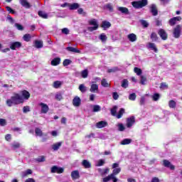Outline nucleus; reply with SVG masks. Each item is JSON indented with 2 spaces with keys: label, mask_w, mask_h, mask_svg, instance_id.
Listing matches in <instances>:
<instances>
[{
  "label": "nucleus",
  "mask_w": 182,
  "mask_h": 182,
  "mask_svg": "<svg viewBox=\"0 0 182 182\" xmlns=\"http://www.w3.org/2000/svg\"><path fill=\"white\" fill-rule=\"evenodd\" d=\"M99 39H100L102 42L105 43V42H106V41H107V36L106 34H105V33H101V34L100 35V36H99Z\"/></svg>",
  "instance_id": "34"
},
{
  "label": "nucleus",
  "mask_w": 182,
  "mask_h": 182,
  "mask_svg": "<svg viewBox=\"0 0 182 182\" xmlns=\"http://www.w3.org/2000/svg\"><path fill=\"white\" fill-rule=\"evenodd\" d=\"M80 177L79 171H73L71 172V178H73V180H77Z\"/></svg>",
  "instance_id": "14"
},
{
  "label": "nucleus",
  "mask_w": 182,
  "mask_h": 182,
  "mask_svg": "<svg viewBox=\"0 0 182 182\" xmlns=\"http://www.w3.org/2000/svg\"><path fill=\"white\" fill-rule=\"evenodd\" d=\"M11 100L14 105H21V103H23V97L19 94H14V96L11 97Z\"/></svg>",
  "instance_id": "3"
},
{
  "label": "nucleus",
  "mask_w": 182,
  "mask_h": 182,
  "mask_svg": "<svg viewBox=\"0 0 182 182\" xmlns=\"http://www.w3.org/2000/svg\"><path fill=\"white\" fill-rule=\"evenodd\" d=\"M100 110H102V107H100V105H93L92 106V112H94V113L100 112Z\"/></svg>",
  "instance_id": "38"
},
{
  "label": "nucleus",
  "mask_w": 182,
  "mask_h": 182,
  "mask_svg": "<svg viewBox=\"0 0 182 182\" xmlns=\"http://www.w3.org/2000/svg\"><path fill=\"white\" fill-rule=\"evenodd\" d=\"M0 126H6V119L0 118Z\"/></svg>",
  "instance_id": "62"
},
{
  "label": "nucleus",
  "mask_w": 182,
  "mask_h": 182,
  "mask_svg": "<svg viewBox=\"0 0 182 182\" xmlns=\"http://www.w3.org/2000/svg\"><path fill=\"white\" fill-rule=\"evenodd\" d=\"M51 173H58V174H60L63 173V168L54 166L51 168Z\"/></svg>",
  "instance_id": "10"
},
{
  "label": "nucleus",
  "mask_w": 182,
  "mask_h": 182,
  "mask_svg": "<svg viewBox=\"0 0 182 182\" xmlns=\"http://www.w3.org/2000/svg\"><path fill=\"white\" fill-rule=\"evenodd\" d=\"M82 166L85 168H90V167H92V165L90 164V162H89V161H87L86 159L82 161Z\"/></svg>",
  "instance_id": "29"
},
{
  "label": "nucleus",
  "mask_w": 182,
  "mask_h": 182,
  "mask_svg": "<svg viewBox=\"0 0 182 182\" xmlns=\"http://www.w3.org/2000/svg\"><path fill=\"white\" fill-rule=\"evenodd\" d=\"M78 89L81 93H85V92L87 90V87H86L84 84L80 85Z\"/></svg>",
  "instance_id": "32"
},
{
  "label": "nucleus",
  "mask_w": 182,
  "mask_h": 182,
  "mask_svg": "<svg viewBox=\"0 0 182 182\" xmlns=\"http://www.w3.org/2000/svg\"><path fill=\"white\" fill-rule=\"evenodd\" d=\"M118 130L119 132H124L126 127H124V125L123 124L119 123L117 124Z\"/></svg>",
  "instance_id": "47"
},
{
  "label": "nucleus",
  "mask_w": 182,
  "mask_h": 182,
  "mask_svg": "<svg viewBox=\"0 0 182 182\" xmlns=\"http://www.w3.org/2000/svg\"><path fill=\"white\" fill-rule=\"evenodd\" d=\"M136 122V119L134 118V117H131L127 119V127H128V129H130V127H132V126H133V124H134V123Z\"/></svg>",
  "instance_id": "8"
},
{
  "label": "nucleus",
  "mask_w": 182,
  "mask_h": 182,
  "mask_svg": "<svg viewBox=\"0 0 182 182\" xmlns=\"http://www.w3.org/2000/svg\"><path fill=\"white\" fill-rule=\"evenodd\" d=\"M68 6H69V9L70 11H75L76 9H78L80 5L77 3H74V4H68Z\"/></svg>",
  "instance_id": "22"
},
{
  "label": "nucleus",
  "mask_w": 182,
  "mask_h": 182,
  "mask_svg": "<svg viewBox=\"0 0 182 182\" xmlns=\"http://www.w3.org/2000/svg\"><path fill=\"white\" fill-rule=\"evenodd\" d=\"M149 4V1L147 0H139L138 1H133L132 3V6L134 8H136V9H140L141 8H144V6H146Z\"/></svg>",
  "instance_id": "2"
},
{
  "label": "nucleus",
  "mask_w": 182,
  "mask_h": 182,
  "mask_svg": "<svg viewBox=\"0 0 182 182\" xmlns=\"http://www.w3.org/2000/svg\"><path fill=\"white\" fill-rule=\"evenodd\" d=\"M33 46L34 48H36V49H41V48H43V42L36 40L34 41Z\"/></svg>",
  "instance_id": "13"
},
{
  "label": "nucleus",
  "mask_w": 182,
  "mask_h": 182,
  "mask_svg": "<svg viewBox=\"0 0 182 182\" xmlns=\"http://www.w3.org/2000/svg\"><path fill=\"white\" fill-rule=\"evenodd\" d=\"M52 66H58V65H60V58H55L51 61Z\"/></svg>",
  "instance_id": "20"
},
{
  "label": "nucleus",
  "mask_w": 182,
  "mask_h": 182,
  "mask_svg": "<svg viewBox=\"0 0 182 182\" xmlns=\"http://www.w3.org/2000/svg\"><path fill=\"white\" fill-rule=\"evenodd\" d=\"M151 12L154 16H157L159 11H157V6L156 4L151 5Z\"/></svg>",
  "instance_id": "11"
},
{
  "label": "nucleus",
  "mask_w": 182,
  "mask_h": 182,
  "mask_svg": "<svg viewBox=\"0 0 182 182\" xmlns=\"http://www.w3.org/2000/svg\"><path fill=\"white\" fill-rule=\"evenodd\" d=\"M90 92L92 93H97V92H99V85H97V84H92Z\"/></svg>",
  "instance_id": "12"
},
{
  "label": "nucleus",
  "mask_w": 182,
  "mask_h": 182,
  "mask_svg": "<svg viewBox=\"0 0 182 182\" xmlns=\"http://www.w3.org/2000/svg\"><path fill=\"white\" fill-rule=\"evenodd\" d=\"M129 100L134 102L136 100V93H132L129 95Z\"/></svg>",
  "instance_id": "60"
},
{
  "label": "nucleus",
  "mask_w": 182,
  "mask_h": 182,
  "mask_svg": "<svg viewBox=\"0 0 182 182\" xmlns=\"http://www.w3.org/2000/svg\"><path fill=\"white\" fill-rule=\"evenodd\" d=\"M120 171H122V168H115L113 170L112 173H111V174H113V176H117V174H119V173H120Z\"/></svg>",
  "instance_id": "48"
},
{
  "label": "nucleus",
  "mask_w": 182,
  "mask_h": 182,
  "mask_svg": "<svg viewBox=\"0 0 182 182\" xmlns=\"http://www.w3.org/2000/svg\"><path fill=\"white\" fill-rule=\"evenodd\" d=\"M117 113V106H114L112 109H111V114L112 116H117V114H116Z\"/></svg>",
  "instance_id": "40"
},
{
  "label": "nucleus",
  "mask_w": 182,
  "mask_h": 182,
  "mask_svg": "<svg viewBox=\"0 0 182 182\" xmlns=\"http://www.w3.org/2000/svg\"><path fill=\"white\" fill-rule=\"evenodd\" d=\"M67 50H68V52H73L74 53H80V50L79 49L73 47H68Z\"/></svg>",
  "instance_id": "26"
},
{
  "label": "nucleus",
  "mask_w": 182,
  "mask_h": 182,
  "mask_svg": "<svg viewBox=\"0 0 182 182\" xmlns=\"http://www.w3.org/2000/svg\"><path fill=\"white\" fill-rule=\"evenodd\" d=\"M112 178H113V174H110L108 176L102 179V182H109L112 180Z\"/></svg>",
  "instance_id": "44"
},
{
  "label": "nucleus",
  "mask_w": 182,
  "mask_h": 182,
  "mask_svg": "<svg viewBox=\"0 0 182 182\" xmlns=\"http://www.w3.org/2000/svg\"><path fill=\"white\" fill-rule=\"evenodd\" d=\"M149 49H151V50H154L155 53H157L159 52V50L157 49V47L156 46V44L154 43H149L147 46Z\"/></svg>",
  "instance_id": "15"
},
{
  "label": "nucleus",
  "mask_w": 182,
  "mask_h": 182,
  "mask_svg": "<svg viewBox=\"0 0 182 182\" xmlns=\"http://www.w3.org/2000/svg\"><path fill=\"white\" fill-rule=\"evenodd\" d=\"M122 87H123L124 89H127V87H129V80L124 79L122 81V85H121Z\"/></svg>",
  "instance_id": "31"
},
{
  "label": "nucleus",
  "mask_w": 182,
  "mask_h": 182,
  "mask_svg": "<svg viewBox=\"0 0 182 182\" xmlns=\"http://www.w3.org/2000/svg\"><path fill=\"white\" fill-rule=\"evenodd\" d=\"M61 146H62V142H57L52 145V149L54 151H58V149H60Z\"/></svg>",
  "instance_id": "24"
},
{
  "label": "nucleus",
  "mask_w": 182,
  "mask_h": 182,
  "mask_svg": "<svg viewBox=\"0 0 182 182\" xmlns=\"http://www.w3.org/2000/svg\"><path fill=\"white\" fill-rule=\"evenodd\" d=\"M119 70V68L117 67H114L112 68L108 69L107 72L108 73H113L114 72H117Z\"/></svg>",
  "instance_id": "54"
},
{
  "label": "nucleus",
  "mask_w": 182,
  "mask_h": 182,
  "mask_svg": "<svg viewBox=\"0 0 182 182\" xmlns=\"http://www.w3.org/2000/svg\"><path fill=\"white\" fill-rule=\"evenodd\" d=\"M127 38L129 42H136V41H137V36L134 33H130L127 36Z\"/></svg>",
  "instance_id": "16"
},
{
  "label": "nucleus",
  "mask_w": 182,
  "mask_h": 182,
  "mask_svg": "<svg viewBox=\"0 0 182 182\" xmlns=\"http://www.w3.org/2000/svg\"><path fill=\"white\" fill-rule=\"evenodd\" d=\"M158 35H159V36L163 41H167L168 35L166 31H164V29L160 28L158 31Z\"/></svg>",
  "instance_id": "5"
},
{
  "label": "nucleus",
  "mask_w": 182,
  "mask_h": 182,
  "mask_svg": "<svg viewBox=\"0 0 182 182\" xmlns=\"http://www.w3.org/2000/svg\"><path fill=\"white\" fill-rule=\"evenodd\" d=\"M152 99L153 100H154V102H157V100L160 99V95L157 93L154 94V95L152 96Z\"/></svg>",
  "instance_id": "58"
},
{
  "label": "nucleus",
  "mask_w": 182,
  "mask_h": 182,
  "mask_svg": "<svg viewBox=\"0 0 182 182\" xmlns=\"http://www.w3.org/2000/svg\"><path fill=\"white\" fill-rule=\"evenodd\" d=\"M140 23L144 26V28H149V22L146 20H140Z\"/></svg>",
  "instance_id": "45"
},
{
  "label": "nucleus",
  "mask_w": 182,
  "mask_h": 182,
  "mask_svg": "<svg viewBox=\"0 0 182 182\" xmlns=\"http://www.w3.org/2000/svg\"><path fill=\"white\" fill-rule=\"evenodd\" d=\"M31 34H25L23 36V41H25V42H29L31 39Z\"/></svg>",
  "instance_id": "42"
},
{
  "label": "nucleus",
  "mask_w": 182,
  "mask_h": 182,
  "mask_svg": "<svg viewBox=\"0 0 182 182\" xmlns=\"http://www.w3.org/2000/svg\"><path fill=\"white\" fill-rule=\"evenodd\" d=\"M38 15L41 17L43 18V19H46V13L43 11H38Z\"/></svg>",
  "instance_id": "63"
},
{
  "label": "nucleus",
  "mask_w": 182,
  "mask_h": 182,
  "mask_svg": "<svg viewBox=\"0 0 182 182\" xmlns=\"http://www.w3.org/2000/svg\"><path fill=\"white\" fill-rule=\"evenodd\" d=\"M62 86V82L61 81H55L53 82V87L55 89H59Z\"/></svg>",
  "instance_id": "37"
},
{
  "label": "nucleus",
  "mask_w": 182,
  "mask_h": 182,
  "mask_svg": "<svg viewBox=\"0 0 182 182\" xmlns=\"http://www.w3.org/2000/svg\"><path fill=\"white\" fill-rule=\"evenodd\" d=\"M109 171L110 169L109 168H106L105 169L98 168V173H100L101 176H106Z\"/></svg>",
  "instance_id": "23"
},
{
  "label": "nucleus",
  "mask_w": 182,
  "mask_h": 182,
  "mask_svg": "<svg viewBox=\"0 0 182 182\" xmlns=\"http://www.w3.org/2000/svg\"><path fill=\"white\" fill-rule=\"evenodd\" d=\"M38 105L41 107V113H46V104L41 102Z\"/></svg>",
  "instance_id": "35"
},
{
  "label": "nucleus",
  "mask_w": 182,
  "mask_h": 182,
  "mask_svg": "<svg viewBox=\"0 0 182 182\" xmlns=\"http://www.w3.org/2000/svg\"><path fill=\"white\" fill-rule=\"evenodd\" d=\"M101 85L102 86H103L104 87H109V83L107 82V81L106 80V79H102L101 81Z\"/></svg>",
  "instance_id": "50"
},
{
  "label": "nucleus",
  "mask_w": 182,
  "mask_h": 182,
  "mask_svg": "<svg viewBox=\"0 0 182 182\" xmlns=\"http://www.w3.org/2000/svg\"><path fill=\"white\" fill-rule=\"evenodd\" d=\"M55 100H63V93L58 92L55 95Z\"/></svg>",
  "instance_id": "25"
},
{
  "label": "nucleus",
  "mask_w": 182,
  "mask_h": 182,
  "mask_svg": "<svg viewBox=\"0 0 182 182\" xmlns=\"http://www.w3.org/2000/svg\"><path fill=\"white\" fill-rule=\"evenodd\" d=\"M88 75H89V72L87 71V70H84L81 72V76L82 77H83V79H86Z\"/></svg>",
  "instance_id": "43"
},
{
  "label": "nucleus",
  "mask_w": 182,
  "mask_h": 182,
  "mask_svg": "<svg viewBox=\"0 0 182 182\" xmlns=\"http://www.w3.org/2000/svg\"><path fill=\"white\" fill-rule=\"evenodd\" d=\"M20 4L24 8L29 9L31 8V4L28 2V0H20Z\"/></svg>",
  "instance_id": "18"
},
{
  "label": "nucleus",
  "mask_w": 182,
  "mask_h": 182,
  "mask_svg": "<svg viewBox=\"0 0 182 182\" xmlns=\"http://www.w3.org/2000/svg\"><path fill=\"white\" fill-rule=\"evenodd\" d=\"M35 161H37V163H42L45 161V156H38L37 159H35Z\"/></svg>",
  "instance_id": "49"
},
{
  "label": "nucleus",
  "mask_w": 182,
  "mask_h": 182,
  "mask_svg": "<svg viewBox=\"0 0 182 182\" xmlns=\"http://www.w3.org/2000/svg\"><path fill=\"white\" fill-rule=\"evenodd\" d=\"M22 96L26 100H28L31 97V94H29V92L24 90L22 92Z\"/></svg>",
  "instance_id": "33"
},
{
  "label": "nucleus",
  "mask_w": 182,
  "mask_h": 182,
  "mask_svg": "<svg viewBox=\"0 0 182 182\" xmlns=\"http://www.w3.org/2000/svg\"><path fill=\"white\" fill-rule=\"evenodd\" d=\"M14 26H15V28H16V29H18V31H23V26H22L18 23H16L14 24Z\"/></svg>",
  "instance_id": "51"
},
{
  "label": "nucleus",
  "mask_w": 182,
  "mask_h": 182,
  "mask_svg": "<svg viewBox=\"0 0 182 182\" xmlns=\"http://www.w3.org/2000/svg\"><path fill=\"white\" fill-rule=\"evenodd\" d=\"M134 73H136L137 75V76H140L141 75V73H143V71L141 70V69H140L137 67H135L134 68Z\"/></svg>",
  "instance_id": "39"
},
{
  "label": "nucleus",
  "mask_w": 182,
  "mask_h": 182,
  "mask_svg": "<svg viewBox=\"0 0 182 182\" xmlns=\"http://www.w3.org/2000/svg\"><path fill=\"white\" fill-rule=\"evenodd\" d=\"M112 26V24L109 21H102V28L104 29H108V28H110Z\"/></svg>",
  "instance_id": "27"
},
{
  "label": "nucleus",
  "mask_w": 182,
  "mask_h": 182,
  "mask_svg": "<svg viewBox=\"0 0 182 182\" xmlns=\"http://www.w3.org/2000/svg\"><path fill=\"white\" fill-rule=\"evenodd\" d=\"M35 133L36 136H38V137H42L43 136V132H42V129L40 128H36Z\"/></svg>",
  "instance_id": "28"
},
{
  "label": "nucleus",
  "mask_w": 182,
  "mask_h": 182,
  "mask_svg": "<svg viewBox=\"0 0 182 182\" xmlns=\"http://www.w3.org/2000/svg\"><path fill=\"white\" fill-rule=\"evenodd\" d=\"M22 46V43L18 41L13 42L10 44V49L15 50Z\"/></svg>",
  "instance_id": "7"
},
{
  "label": "nucleus",
  "mask_w": 182,
  "mask_h": 182,
  "mask_svg": "<svg viewBox=\"0 0 182 182\" xmlns=\"http://www.w3.org/2000/svg\"><path fill=\"white\" fill-rule=\"evenodd\" d=\"M146 82H147V78H146V77L141 75V81H140L141 85H146Z\"/></svg>",
  "instance_id": "56"
},
{
  "label": "nucleus",
  "mask_w": 182,
  "mask_h": 182,
  "mask_svg": "<svg viewBox=\"0 0 182 182\" xmlns=\"http://www.w3.org/2000/svg\"><path fill=\"white\" fill-rule=\"evenodd\" d=\"M173 38H176V39H178L180 36H181V26L177 25L174 28L173 31Z\"/></svg>",
  "instance_id": "4"
},
{
  "label": "nucleus",
  "mask_w": 182,
  "mask_h": 182,
  "mask_svg": "<svg viewBox=\"0 0 182 182\" xmlns=\"http://www.w3.org/2000/svg\"><path fill=\"white\" fill-rule=\"evenodd\" d=\"M12 149H14V150H16V149H19V147H21V144H19L18 142H14L11 144Z\"/></svg>",
  "instance_id": "46"
},
{
  "label": "nucleus",
  "mask_w": 182,
  "mask_h": 182,
  "mask_svg": "<svg viewBox=\"0 0 182 182\" xmlns=\"http://www.w3.org/2000/svg\"><path fill=\"white\" fill-rule=\"evenodd\" d=\"M117 11H119L121 14H124L125 15H129V9L126 7H117Z\"/></svg>",
  "instance_id": "19"
},
{
  "label": "nucleus",
  "mask_w": 182,
  "mask_h": 182,
  "mask_svg": "<svg viewBox=\"0 0 182 182\" xmlns=\"http://www.w3.org/2000/svg\"><path fill=\"white\" fill-rule=\"evenodd\" d=\"M177 103L174 100H170L168 102V106L171 107V109H174L176 107Z\"/></svg>",
  "instance_id": "41"
},
{
  "label": "nucleus",
  "mask_w": 182,
  "mask_h": 182,
  "mask_svg": "<svg viewBox=\"0 0 182 182\" xmlns=\"http://www.w3.org/2000/svg\"><path fill=\"white\" fill-rule=\"evenodd\" d=\"M61 32L63 35H69L70 31L68 28H64L61 30Z\"/></svg>",
  "instance_id": "52"
},
{
  "label": "nucleus",
  "mask_w": 182,
  "mask_h": 182,
  "mask_svg": "<svg viewBox=\"0 0 182 182\" xmlns=\"http://www.w3.org/2000/svg\"><path fill=\"white\" fill-rule=\"evenodd\" d=\"M107 126V122L105 121H100L96 124V127L97 129H103V127H106Z\"/></svg>",
  "instance_id": "17"
},
{
  "label": "nucleus",
  "mask_w": 182,
  "mask_h": 182,
  "mask_svg": "<svg viewBox=\"0 0 182 182\" xmlns=\"http://www.w3.org/2000/svg\"><path fill=\"white\" fill-rule=\"evenodd\" d=\"M181 21V16H176V17H173L172 18H171L168 21V23L170 25V26H174V25H176V23H177L178 21Z\"/></svg>",
  "instance_id": "6"
},
{
  "label": "nucleus",
  "mask_w": 182,
  "mask_h": 182,
  "mask_svg": "<svg viewBox=\"0 0 182 182\" xmlns=\"http://www.w3.org/2000/svg\"><path fill=\"white\" fill-rule=\"evenodd\" d=\"M82 103V100L78 96H76L73 100V105L75 107H79Z\"/></svg>",
  "instance_id": "9"
},
{
  "label": "nucleus",
  "mask_w": 182,
  "mask_h": 182,
  "mask_svg": "<svg viewBox=\"0 0 182 182\" xmlns=\"http://www.w3.org/2000/svg\"><path fill=\"white\" fill-rule=\"evenodd\" d=\"M6 103L9 107H11V106L14 105V101L12 100V98H11L7 100Z\"/></svg>",
  "instance_id": "57"
},
{
  "label": "nucleus",
  "mask_w": 182,
  "mask_h": 182,
  "mask_svg": "<svg viewBox=\"0 0 182 182\" xmlns=\"http://www.w3.org/2000/svg\"><path fill=\"white\" fill-rule=\"evenodd\" d=\"M6 11H8V12H9V14H16V11L12 9V8H11L10 6H6Z\"/></svg>",
  "instance_id": "59"
},
{
  "label": "nucleus",
  "mask_w": 182,
  "mask_h": 182,
  "mask_svg": "<svg viewBox=\"0 0 182 182\" xmlns=\"http://www.w3.org/2000/svg\"><path fill=\"white\" fill-rule=\"evenodd\" d=\"M104 164H105V160H104V159H100V160L97 161V166L98 167H100L101 166H103Z\"/></svg>",
  "instance_id": "64"
},
{
  "label": "nucleus",
  "mask_w": 182,
  "mask_h": 182,
  "mask_svg": "<svg viewBox=\"0 0 182 182\" xmlns=\"http://www.w3.org/2000/svg\"><path fill=\"white\" fill-rule=\"evenodd\" d=\"M151 39H152L154 42H156L158 39L157 34L156 33H152L151 34Z\"/></svg>",
  "instance_id": "55"
},
{
  "label": "nucleus",
  "mask_w": 182,
  "mask_h": 182,
  "mask_svg": "<svg viewBox=\"0 0 182 182\" xmlns=\"http://www.w3.org/2000/svg\"><path fill=\"white\" fill-rule=\"evenodd\" d=\"M123 114H124V109L121 108L118 114H117V119H122Z\"/></svg>",
  "instance_id": "36"
},
{
  "label": "nucleus",
  "mask_w": 182,
  "mask_h": 182,
  "mask_svg": "<svg viewBox=\"0 0 182 182\" xmlns=\"http://www.w3.org/2000/svg\"><path fill=\"white\" fill-rule=\"evenodd\" d=\"M164 166L165 167H168L171 170H174V166L171 165V163H170V161H168V160H164Z\"/></svg>",
  "instance_id": "21"
},
{
  "label": "nucleus",
  "mask_w": 182,
  "mask_h": 182,
  "mask_svg": "<svg viewBox=\"0 0 182 182\" xmlns=\"http://www.w3.org/2000/svg\"><path fill=\"white\" fill-rule=\"evenodd\" d=\"M168 86L166 82L161 83L160 88L162 89V90H166V89H168Z\"/></svg>",
  "instance_id": "61"
},
{
  "label": "nucleus",
  "mask_w": 182,
  "mask_h": 182,
  "mask_svg": "<svg viewBox=\"0 0 182 182\" xmlns=\"http://www.w3.org/2000/svg\"><path fill=\"white\" fill-rule=\"evenodd\" d=\"M130 143H132L131 139H124L120 142V144H122V146H126L130 144Z\"/></svg>",
  "instance_id": "30"
},
{
  "label": "nucleus",
  "mask_w": 182,
  "mask_h": 182,
  "mask_svg": "<svg viewBox=\"0 0 182 182\" xmlns=\"http://www.w3.org/2000/svg\"><path fill=\"white\" fill-rule=\"evenodd\" d=\"M89 25H90V26L87 27V29L90 32H93V31H97V29H99V23L97 20L95 18L89 21Z\"/></svg>",
  "instance_id": "1"
},
{
  "label": "nucleus",
  "mask_w": 182,
  "mask_h": 182,
  "mask_svg": "<svg viewBox=\"0 0 182 182\" xmlns=\"http://www.w3.org/2000/svg\"><path fill=\"white\" fill-rule=\"evenodd\" d=\"M70 63H72V60H70L69 59H65V60H64L63 65V66H69V65H70Z\"/></svg>",
  "instance_id": "53"
}]
</instances>
